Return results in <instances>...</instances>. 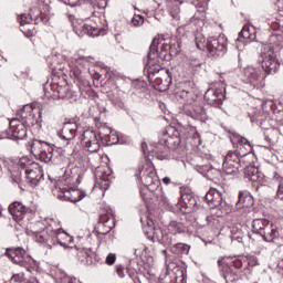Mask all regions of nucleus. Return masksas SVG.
<instances>
[{
  "mask_svg": "<svg viewBox=\"0 0 283 283\" xmlns=\"http://www.w3.org/2000/svg\"><path fill=\"white\" fill-rule=\"evenodd\" d=\"M144 76H146L149 85L157 92H167L174 83V75L169 69L160 65V60H146L144 67Z\"/></svg>",
  "mask_w": 283,
  "mask_h": 283,
  "instance_id": "1",
  "label": "nucleus"
},
{
  "mask_svg": "<svg viewBox=\"0 0 283 283\" xmlns=\"http://www.w3.org/2000/svg\"><path fill=\"white\" fill-rule=\"evenodd\" d=\"M163 41L165 40L160 38L153 39L146 55L148 61H151V59L155 61H171V59L182 52V39L177 38V40L170 44L163 43Z\"/></svg>",
  "mask_w": 283,
  "mask_h": 283,
  "instance_id": "2",
  "label": "nucleus"
},
{
  "mask_svg": "<svg viewBox=\"0 0 283 283\" xmlns=\"http://www.w3.org/2000/svg\"><path fill=\"white\" fill-rule=\"evenodd\" d=\"M227 36L219 35L210 36L207 39V42H198V38H196V48L197 50L205 51V48L207 49L208 54L210 56H224L227 54Z\"/></svg>",
  "mask_w": 283,
  "mask_h": 283,
  "instance_id": "3",
  "label": "nucleus"
},
{
  "mask_svg": "<svg viewBox=\"0 0 283 283\" xmlns=\"http://www.w3.org/2000/svg\"><path fill=\"white\" fill-rule=\"evenodd\" d=\"M168 149L175 151L179 156H185V145L181 144L179 137H169L168 139H159L158 143H155V154L159 160H163L165 157L160 154H165Z\"/></svg>",
  "mask_w": 283,
  "mask_h": 283,
  "instance_id": "4",
  "label": "nucleus"
},
{
  "mask_svg": "<svg viewBox=\"0 0 283 283\" xmlns=\"http://www.w3.org/2000/svg\"><path fill=\"white\" fill-rule=\"evenodd\" d=\"M180 193L181 197L179 198L177 207H179L181 213H196V211L202 207V205L199 203L200 197L196 196L195 192L181 190Z\"/></svg>",
  "mask_w": 283,
  "mask_h": 283,
  "instance_id": "5",
  "label": "nucleus"
},
{
  "mask_svg": "<svg viewBox=\"0 0 283 283\" xmlns=\"http://www.w3.org/2000/svg\"><path fill=\"white\" fill-rule=\"evenodd\" d=\"M42 116H43V113L41 111H39V118H36V115L34 114V109L30 105H24L17 113V118L20 119V123L27 129H30V127H34V125H38L39 127H41Z\"/></svg>",
  "mask_w": 283,
  "mask_h": 283,
  "instance_id": "6",
  "label": "nucleus"
},
{
  "mask_svg": "<svg viewBox=\"0 0 283 283\" xmlns=\"http://www.w3.org/2000/svg\"><path fill=\"white\" fill-rule=\"evenodd\" d=\"M261 67L265 76L277 74L280 72V60L277 59L276 51L269 50L261 54Z\"/></svg>",
  "mask_w": 283,
  "mask_h": 283,
  "instance_id": "7",
  "label": "nucleus"
},
{
  "mask_svg": "<svg viewBox=\"0 0 283 283\" xmlns=\"http://www.w3.org/2000/svg\"><path fill=\"white\" fill-rule=\"evenodd\" d=\"M31 154L39 156L42 163H50L54 156V148L50 146V143L34 139L31 145Z\"/></svg>",
  "mask_w": 283,
  "mask_h": 283,
  "instance_id": "8",
  "label": "nucleus"
},
{
  "mask_svg": "<svg viewBox=\"0 0 283 283\" xmlns=\"http://www.w3.org/2000/svg\"><path fill=\"white\" fill-rule=\"evenodd\" d=\"M265 76L260 66L249 65L244 69V83L250 85L252 90H260Z\"/></svg>",
  "mask_w": 283,
  "mask_h": 283,
  "instance_id": "9",
  "label": "nucleus"
},
{
  "mask_svg": "<svg viewBox=\"0 0 283 283\" xmlns=\"http://www.w3.org/2000/svg\"><path fill=\"white\" fill-rule=\"evenodd\" d=\"M242 158H247V154L240 150L229 151L223 161V169L226 174H235L242 167Z\"/></svg>",
  "mask_w": 283,
  "mask_h": 283,
  "instance_id": "10",
  "label": "nucleus"
},
{
  "mask_svg": "<svg viewBox=\"0 0 283 283\" xmlns=\"http://www.w3.org/2000/svg\"><path fill=\"white\" fill-rule=\"evenodd\" d=\"M7 136L10 140H23L28 137V128L21 123L19 117H15L9 122Z\"/></svg>",
  "mask_w": 283,
  "mask_h": 283,
  "instance_id": "11",
  "label": "nucleus"
},
{
  "mask_svg": "<svg viewBox=\"0 0 283 283\" xmlns=\"http://www.w3.org/2000/svg\"><path fill=\"white\" fill-rule=\"evenodd\" d=\"M76 132H78L76 118H71L63 123V127L60 132H57V136L61 138V140H65L66 145H70V142L76 138Z\"/></svg>",
  "mask_w": 283,
  "mask_h": 283,
  "instance_id": "12",
  "label": "nucleus"
},
{
  "mask_svg": "<svg viewBox=\"0 0 283 283\" xmlns=\"http://www.w3.org/2000/svg\"><path fill=\"white\" fill-rule=\"evenodd\" d=\"M203 98L211 107H222V103L227 98V94L222 88H208Z\"/></svg>",
  "mask_w": 283,
  "mask_h": 283,
  "instance_id": "13",
  "label": "nucleus"
},
{
  "mask_svg": "<svg viewBox=\"0 0 283 283\" xmlns=\"http://www.w3.org/2000/svg\"><path fill=\"white\" fill-rule=\"evenodd\" d=\"M240 269H242V260L240 259H235L234 261H231L229 263H226L222 268V275L226 280V282H229L230 277V282H235V277L240 276Z\"/></svg>",
  "mask_w": 283,
  "mask_h": 283,
  "instance_id": "14",
  "label": "nucleus"
},
{
  "mask_svg": "<svg viewBox=\"0 0 283 283\" xmlns=\"http://www.w3.org/2000/svg\"><path fill=\"white\" fill-rule=\"evenodd\" d=\"M115 226L116 223L114 222V217H112V214H101L98 222L95 226V233H97V235H107Z\"/></svg>",
  "mask_w": 283,
  "mask_h": 283,
  "instance_id": "15",
  "label": "nucleus"
},
{
  "mask_svg": "<svg viewBox=\"0 0 283 283\" xmlns=\"http://www.w3.org/2000/svg\"><path fill=\"white\" fill-rule=\"evenodd\" d=\"M6 258H9L13 264H18L19 266H28V262H25V250L23 248H7L4 252Z\"/></svg>",
  "mask_w": 283,
  "mask_h": 283,
  "instance_id": "16",
  "label": "nucleus"
},
{
  "mask_svg": "<svg viewBox=\"0 0 283 283\" xmlns=\"http://www.w3.org/2000/svg\"><path fill=\"white\" fill-rule=\"evenodd\" d=\"M24 174L27 176L28 182L32 185L33 187H38L39 182H41V179H43V168H41V165L39 163L32 164L31 168H27L24 170Z\"/></svg>",
  "mask_w": 283,
  "mask_h": 283,
  "instance_id": "17",
  "label": "nucleus"
},
{
  "mask_svg": "<svg viewBox=\"0 0 283 283\" xmlns=\"http://www.w3.org/2000/svg\"><path fill=\"white\" fill-rule=\"evenodd\" d=\"M270 221L269 219H253L252 220V233H248V237L252 242H255L259 238H263L264 229L269 227Z\"/></svg>",
  "mask_w": 283,
  "mask_h": 283,
  "instance_id": "18",
  "label": "nucleus"
},
{
  "mask_svg": "<svg viewBox=\"0 0 283 283\" xmlns=\"http://www.w3.org/2000/svg\"><path fill=\"white\" fill-rule=\"evenodd\" d=\"M86 196L87 193L84 190L71 189L60 192L57 198L59 200H64L65 202H72L73 205H76V202H81V200H83V198Z\"/></svg>",
  "mask_w": 283,
  "mask_h": 283,
  "instance_id": "19",
  "label": "nucleus"
},
{
  "mask_svg": "<svg viewBox=\"0 0 283 283\" xmlns=\"http://www.w3.org/2000/svg\"><path fill=\"white\" fill-rule=\"evenodd\" d=\"M8 211L10 213V216H12V219L15 222H21V220H23V218H25V213H28V211H30V208L23 206V203L20 201H13L9 206Z\"/></svg>",
  "mask_w": 283,
  "mask_h": 283,
  "instance_id": "20",
  "label": "nucleus"
},
{
  "mask_svg": "<svg viewBox=\"0 0 283 283\" xmlns=\"http://www.w3.org/2000/svg\"><path fill=\"white\" fill-rule=\"evenodd\" d=\"M143 168H138V171L135 174L136 178H138L139 182L144 185V187H158L160 181H158V176H156V171L149 170L144 172V177H140Z\"/></svg>",
  "mask_w": 283,
  "mask_h": 283,
  "instance_id": "21",
  "label": "nucleus"
},
{
  "mask_svg": "<svg viewBox=\"0 0 283 283\" xmlns=\"http://www.w3.org/2000/svg\"><path fill=\"white\" fill-rule=\"evenodd\" d=\"M81 140L86 143V147H88V149H91L93 153L101 149V145H98V136L94 130H84L81 135Z\"/></svg>",
  "mask_w": 283,
  "mask_h": 283,
  "instance_id": "22",
  "label": "nucleus"
},
{
  "mask_svg": "<svg viewBox=\"0 0 283 283\" xmlns=\"http://www.w3.org/2000/svg\"><path fill=\"white\" fill-rule=\"evenodd\" d=\"M107 30H109L107 25L98 28L90 24H83L77 29L80 34H87V36H105V34H107Z\"/></svg>",
  "mask_w": 283,
  "mask_h": 283,
  "instance_id": "23",
  "label": "nucleus"
},
{
  "mask_svg": "<svg viewBox=\"0 0 283 283\" xmlns=\"http://www.w3.org/2000/svg\"><path fill=\"white\" fill-rule=\"evenodd\" d=\"M255 200L253 196L249 193V191H240L238 196V201L234 203L235 211H240V209H250L253 207Z\"/></svg>",
  "mask_w": 283,
  "mask_h": 283,
  "instance_id": "24",
  "label": "nucleus"
},
{
  "mask_svg": "<svg viewBox=\"0 0 283 283\" xmlns=\"http://www.w3.org/2000/svg\"><path fill=\"white\" fill-rule=\"evenodd\" d=\"M54 242L55 244H60V247H63V249H72L69 244H72L74 242V237L70 235L65 230L59 229L55 230L54 234Z\"/></svg>",
  "mask_w": 283,
  "mask_h": 283,
  "instance_id": "25",
  "label": "nucleus"
},
{
  "mask_svg": "<svg viewBox=\"0 0 283 283\" xmlns=\"http://www.w3.org/2000/svg\"><path fill=\"white\" fill-rule=\"evenodd\" d=\"M186 116H190L193 120H200L201 123H207L209 120V115H207V108L205 106H195L192 108H187L185 111Z\"/></svg>",
  "mask_w": 283,
  "mask_h": 283,
  "instance_id": "26",
  "label": "nucleus"
},
{
  "mask_svg": "<svg viewBox=\"0 0 283 283\" xmlns=\"http://www.w3.org/2000/svg\"><path fill=\"white\" fill-rule=\"evenodd\" d=\"M171 277L172 283H187V268L176 265L170 272L167 273L166 280Z\"/></svg>",
  "mask_w": 283,
  "mask_h": 283,
  "instance_id": "27",
  "label": "nucleus"
},
{
  "mask_svg": "<svg viewBox=\"0 0 283 283\" xmlns=\"http://www.w3.org/2000/svg\"><path fill=\"white\" fill-rule=\"evenodd\" d=\"M203 198L211 209H220L223 200L222 192L216 189L209 190Z\"/></svg>",
  "mask_w": 283,
  "mask_h": 283,
  "instance_id": "28",
  "label": "nucleus"
},
{
  "mask_svg": "<svg viewBox=\"0 0 283 283\" xmlns=\"http://www.w3.org/2000/svg\"><path fill=\"white\" fill-rule=\"evenodd\" d=\"M34 235L36 242H39L40 244H46V242H50V240H52L53 244H55V230H53L51 227H46L42 231L34 232Z\"/></svg>",
  "mask_w": 283,
  "mask_h": 283,
  "instance_id": "29",
  "label": "nucleus"
},
{
  "mask_svg": "<svg viewBox=\"0 0 283 283\" xmlns=\"http://www.w3.org/2000/svg\"><path fill=\"white\" fill-rule=\"evenodd\" d=\"M243 175L247 180H251L252 182H258L260 178H262V172L255 165H248L243 168Z\"/></svg>",
  "mask_w": 283,
  "mask_h": 283,
  "instance_id": "30",
  "label": "nucleus"
},
{
  "mask_svg": "<svg viewBox=\"0 0 283 283\" xmlns=\"http://www.w3.org/2000/svg\"><path fill=\"white\" fill-rule=\"evenodd\" d=\"M254 39H256L255 31L251 33V27L243 25L242 30L239 32L237 41H243V43H251V41H253Z\"/></svg>",
  "mask_w": 283,
  "mask_h": 283,
  "instance_id": "31",
  "label": "nucleus"
},
{
  "mask_svg": "<svg viewBox=\"0 0 283 283\" xmlns=\"http://www.w3.org/2000/svg\"><path fill=\"white\" fill-rule=\"evenodd\" d=\"M154 238H157V241L159 242V244H163L164 247H171L174 242L171 234L160 229L157 230V232H154Z\"/></svg>",
  "mask_w": 283,
  "mask_h": 283,
  "instance_id": "32",
  "label": "nucleus"
},
{
  "mask_svg": "<svg viewBox=\"0 0 283 283\" xmlns=\"http://www.w3.org/2000/svg\"><path fill=\"white\" fill-rule=\"evenodd\" d=\"M237 151H240L241 154H245V156H249L251 151L253 150V147L251 146V143L249 139L239 136L237 139Z\"/></svg>",
  "mask_w": 283,
  "mask_h": 283,
  "instance_id": "33",
  "label": "nucleus"
},
{
  "mask_svg": "<svg viewBox=\"0 0 283 283\" xmlns=\"http://www.w3.org/2000/svg\"><path fill=\"white\" fill-rule=\"evenodd\" d=\"M191 249V245L187 243H176L170 248L171 253L174 255H189V251Z\"/></svg>",
  "mask_w": 283,
  "mask_h": 283,
  "instance_id": "34",
  "label": "nucleus"
},
{
  "mask_svg": "<svg viewBox=\"0 0 283 283\" xmlns=\"http://www.w3.org/2000/svg\"><path fill=\"white\" fill-rule=\"evenodd\" d=\"M270 229L271 230L268 234L264 232L262 240H264V242H277L280 239V230H277V227L273 223H271Z\"/></svg>",
  "mask_w": 283,
  "mask_h": 283,
  "instance_id": "35",
  "label": "nucleus"
},
{
  "mask_svg": "<svg viewBox=\"0 0 283 283\" xmlns=\"http://www.w3.org/2000/svg\"><path fill=\"white\" fill-rule=\"evenodd\" d=\"M269 41H270L269 50H271L272 52L277 53V50H280V48L283 46V36H282V34H272L270 36Z\"/></svg>",
  "mask_w": 283,
  "mask_h": 283,
  "instance_id": "36",
  "label": "nucleus"
},
{
  "mask_svg": "<svg viewBox=\"0 0 283 283\" xmlns=\"http://www.w3.org/2000/svg\"><path fill=\"white\" fill-rule=\"evenodd\" d=\"M189 129H191V126L177 123V127L175 128V134L172 138H179L180 142L182 143V138H185V136L189 134Z\"/></svg>",
  "mask_w": 283,
  "mask_h": 283,
  "instance_id": "37",
  "label": "nucleus"
},
{
  "mask_svg": "<svg viewBox=\"0 0 283 283\" xmlns=\"http://www.w3.org/2000/svg\"><path fill=\"white\" fill-rule=\"evenodd\" d=\"M169 231L176 235V233H187L188 229L182 222L170 221L168 226Z\"/></svg>",
  "mask_w": 283,
  "mask_h": 283,
  "instance_id": "38",
  "label": "nucleus"
},
{
  "mask_svg": "<svg viewBox=\"0 0 283 283\" xmlns=\"http://www.w3.org/2000/svg\"><path fill=\"white\" fill-rule=\"evenodd\" d=\"M233 210H235V206L231 201L221 200L218 211H221V213H231Z\"/></svg>",
  "mask_w": 283,
  "mask_h": 283,
  "instance_id": "39",
  "label": "nucleus"
},
{
  "mask_svg": "<svg viewBox=\"0 0 283 283\" xmlns=\"http://www.w3.org/2000/svg\"><path fill=\"white\" fill-rule=\"evenodd\" d=\"M34 164H36V161H32L28 157H22L19 160V165H20L21 169H30V167H32V165H34Z\"/></svg>",
  "mask_w": 283,
  "mask_h": 283,
  "instance_id": "40",
  "label": "nucleus"
},
{
  "mask_svg": "<svg viewBox=\"0 0 283 283\" xmlns=\"http://www.w3.org/2000/svg\"><path fill=\"white\" fill-rule=\"evenodd\" d=\"M30 20H32V15L24 13L21 14L20 17H18V21L20 23V25H25L28 23H30Z\"/></svg>",
  "mask_w": 283,
  "mask_h": 283,
  "instance_id": "41",
  "label": "nucleus"
},
{
  "mask_svg": "<svg viewBox=\"0 0 283 283\" xmlns=\"http://www.w3.org/2000/svg\"><path fill=\"white\" fill-rule=\"evenodd\" d=\"M40 15L34 19L35 24L43 23L45 25L48 21H50V17L43 14V12L39 11Z\"/></svg>",
  "mask_w": 283,
  "mask_h": 283,
  "instance_id": "42",
  "label": "nucleus"
},
{
  "mask_svg": "<svg viewBox=\"0 0 283 283\" xmlns=\"http://www.w3.org/2000/svg\"><path fill=\"white\" fill-rule=\"evenodd\" d=\"M105 263L108 266H114V264H116V253H108L105 259Z\"/></svg>",
  "mask_w": 283,
  "mask_h": 283,
  "instance_id": "43",
  "label": "nucleus"
},
{
  "mask_svg": "<svg viewBox=\"0 0 283 283\" xmlns=\"http://www.w3.org/2000/svg\"><path fill=\"white\" fill-rule=\"evenodd\" d=\"M140 21L142 23H144L145 21V18H143V15H137L132 19V23L135 28H138V25H140Z\"/></svg>",
  "mask_w": 283,
  "mask_h": 283,
  "instance_id": "44",
  "label": "nucleus"
},
{
  "mask_svg": "<svg viewBox=\"0 0 283 283\" xmlns=\"http://www.w3.org/2000/svg\"><path fill=\"white\" fill-rule=\"evenodd\" d=\"M60 1H62V3H65V6H71V8H74L81 4V0H60Z\"/></svg>",
  "mask_w": 283,
  "mask_h": 283,
  "instance_id": "45",
  "label": "nucleus"
},
{
  "mask_svg": "<svg viewBox=\"0 0 283 283\" xmlns=\"http://www.w3.org/2000/svg\"><path fill=\"white\" fill-rule=\"evenodd\" d=\"M115 271L119 277H125V266L116 265Z\"/></svg>",
  "mask_w": 283,
  "mask_h": 283,
  "instance_id": "46",
  "label": "nucleus"
},
{
  "mask_svg": "<svg viewBox=\"0 0 283 283\" xmlns=\"http://www.w3.org/2000/svg\"><path fill=\"white\" fill-rule=\"evenodd\" d=\"M276 198H279V200L283 201V184L279 185L277 192H276Z\"/></svg>",
  "mask_w": 283,
  "mask_h": 283,
  "instance_id": "47",
  "label": "nucleus"
},
{
  "mask_svg": "<svg viewBox=\"0 0 283 283\" xmlns=\"http://www.w3.org/2000/svg\"><path fill=\"white\" fill-rule=\"evenodd\" d=\"M24 35L27 36V39H32V36H34V32L29 29L24 32Z\"/></svg>",
  "mask_w": 283,
  "mask_h": 283,
  "instance_id": "48",
  "label": "nucleus"
},
{
  "mask_svg": "<svg viewBox=\"0 0 283 283\" xmlns=\"http://www.w3.org/2000/svg\"><path fill=\"white\" fill-rule=\"evenodd\" d=\"M62 283H74V280L72 277H70V276H64L62 279Z\"/></svg>",
  "mask_w": 283,
  "mask_h": 283,
  "instance_id": "49",
  "label": "nucleus"
},
{
  "mask_svg": "<svg viewBox=\"0 0 283 283\" xmlns=\"http://www.w3.org/2000/svg\"><path fill=\"white\" fill-rule=\"evenodd\" d=\"M11 281H12V282H21V275H19V274H13L12 277H11Z\"/></svg>",
  "mask_w": 283,
  "mask_h": 283,
  "instance_id": "50",
  "label": "nucleus"
},
{
  "mask_svg": "<svg viewBox=\"0 0 283 283\" xmlns=\"http://www.w3.org/2000/svg\"><path fill=\"white\" fill-rule=\"evenodd\" d=\"M161 180L164 185H171V179L169 177H164Z\"/></svg>",
  "mask_w": 283,
  "mask_h": 283,
  "instance_id": "51",
  "label": "nucleus"
},
{
  "mask_svg": "<svg viewBox=\"0 0 283 283\" xmlns=\"http://www.w3.org/2000/svg\"><path fill=\"white\" fill-rule=\"evenodd\" d=\"M147 227H149V229H154V220L147 219Z\"/></svg>",
  "mask_w": 283,
  "mask_h": 283,
  "instance_id": "52",
  "label": "nucleus"
},
{
  "mask_svg": "<svg viewBox=\"0 0 283 283\" xmlns=\"http://www.w3.org/2000/svg\"><path fill=\"white\" fill-rule=\"evenodd\" d=\"M142 149L144 154H147V144L145 142L142 143Z\"/></svg>",
  "mask_w": 283,
  "mask_h": 283,
  "instance_id": "53",
  "label": "nucleus"
},
{
  "mask_svg": "<svg viewBox=\"0 0 283 283\" xmlns=\"http://www.w3.org/2000/svg\"><path fill=\"white\" fill-rule=\"evenodd\" d=\"M115 105L117 107H120V109H123V107H125V104L123 102H116Z\"/></svg>",
  "mask_w": 283,
  "mask_h": 283,
  "instance_id": "54",
  "label": "nucleus"
},
{
  "mask_svg": "<svg viewBox=\"0 0 283 283\" xmlns=\"http://www.w3.org/2000/svg\"><path fill=\"white\" fill-rule=\"evenodd\" d=\"M189 94V92H187V91H182L181 93H180V96H181V98H187V95Z\"/></svg>",
  "mask_w": 283,
  "mask_h": 283,
  "instance_id": "55",
  "label": "nucleus"
},
{
  "mask_svg": "<svg viewBox=\"0 0 283 283\" xmlns=\"http://www.w3.org/2000/svg\"><path fill=\"white\" fill-rule=\"evenodd\" d=\"M213 171L217 172V174H219V171H218L217 169H213V168H210V169L208 170V174H213Z\"/></svg>",
  "mask_w": 283,
  "mask_h": 283,
  "instance_id": "56",
  "label": "nucleus"
},
{
  "mask_svg": "<svg viewBox=\"0 0 283 283\" xmlns=\"http://www.w3.org/2000/svg\"><path fill=\"white\" fill-rule=\"evenodd\" d=\"M28 283H41V282H39V279H32L30 282H28Z\"/></svg>",
  "mask_w": 283,
  "mask_h": 283,
  "instance_id": "57",
  "label": "nucleus"
},
{
  "mask_svg": "<svg viewBox=\"0 0 283 283\" xmlns=\"http://www.w3.org/2000/svg\"><path fill=\"white\" fill-rule=\"evenodd\" d=\"M50 69L52 70V72H56V66H54V64H51Z\"/></svg>",
  "mask_w": 283,
  "mask_h": 283,
  "instance_id": "58",
  "label": "nucleus"
},
{
  "mask_svg": "<svg viewBox=\"0 0 283 283\" xmlns=\"http://www.w3.org/2000/svg\"><path fill=\"white\" fill-rule=\"evenodd\" d=\"M224 132H227L228 134H231V129L227 128L226 126H223Z\"/></svg>",
  "mask_w": 283,
  "mask_h": 283,
  "instance_id": "59",
  "label": "nucleus"
},
{
  "mask_svg": "<svg viewBox=\"0 0 283 283\" xmlns=\"http://www.w3.org/2000/svg\"><path fill=\"white\" fill-rule=\"evenodd\" d=\"M218 265H219V266H224V265H222V259H219V260H218Z\"/></svg>",
  "mask_w": 283,
  "mask_h": 283,
  "instance_id": "60",
  "label": "nucleus"
},
{
  "mask_svg": "<svg viewBox=\"0 0 283 283\" xmlns=\"http://www.w3.org/2000/svg\"><path fill=\"white\" fill-rule=\"evenodd\" d=\"M274 178H276V180H280V175H277V172H274Z\"/></svg>",
  "mask_w": 283,
  "mask_h": 283,
  "instance_id": "61",
  "label": "nucleus"
},
{
  "mask_svg": "<svg viewBox=\"0 0 283 283\" xmlns=\"http://www.w3.org/2000/svg\"><path fill=\"white\" fill-rule=\"evenodd\" d=\"M279 266H280L281 269H283V263H282V262H280V263H279Z\"/></svg>",
  "mask_w": 283,
  "mask_h": 283,
  "instance_id": "62",
  "label": "nucleus"
},
{
  "mask_svg": "<svg viewBox=\"0 0 283 283\" xmlns=\"http://www.w3.org/2000/svg\"><path fill=\"white\" fill-rule=\"evenodd\" d=\"M98 120H101V117H95V122H98Z\"/></svg>",
  "mask_w": 283,
  "mask_h": 283,
  "instance_id": "63",
  "label": "nucleus"
},
{
  "mask_svg": "<svg viewBox=\"0 0 283 283\" xmlns=\"http://www.w3.org/2000/svg\"><path fill=\"white\" fill-rule=\"evenodd\" d=\"M142 196L145 197V192L140 191Z\"/></svg>",
  "mask_w": 283,
  "mask_h": 283,
  "instance_id": "64",
  "label": "nucleus"
}]
</instances>
